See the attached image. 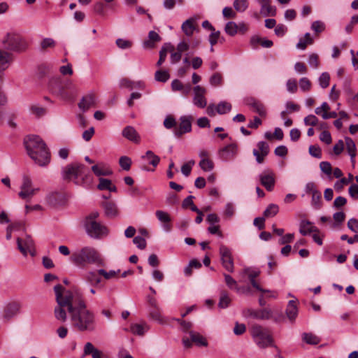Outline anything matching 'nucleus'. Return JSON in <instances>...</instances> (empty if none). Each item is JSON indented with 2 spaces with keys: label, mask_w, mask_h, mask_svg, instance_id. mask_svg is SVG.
Masks as SVG:
<instances>
[{
  "label": "nucleus",
  "mask_w": 358,
  "mask_h": 358,
  "mask_svg": "<svg viewBox=\"0 0 358 358\" xmlns=\"http://www.w3.org/2000/svg\"><path fill=\"white\" fill-rule=\"evenodd\" d=\"M220 255L222 266L228 272L233 273L234 271V264L231 250L227 246L222 245L220 247Z\"/></svg>",
  "instance_id": "9d476101"
},
{
  "label": "nucleus",
  "mask_w": 358,
  "mask_h": 358,
  "mask_svg": "<svg viewBox=\"0 0 358 358\" xmlns=\"http://www.w3.org/2000/svg\"><path fill=\"white\" fill-rule=\"evenodd\" d=\"M133 243L140 250H143L146 248V241H145V238L143 236H135L133 239Z\"/></svg>",
  "instance_id": "5fc2aeb1"
},
{
  "label": "nucleus",
  "mask_w": 358,
  "mask_h": 358,
  "mask_svg": "<svg viewBox=\"0 0 358 358\" xmlns=\"http://www.w3.org/2000/svg\"><path fill=\"white\" fill-rule=\"evenodd\" d=\"M303 340L308 344L317 345L320 342V339L317 336L311 333H304Z\"/></svg>",
  "instance_id": "ea45409f"
},
{
  "label": "nucleus",
  "mask_w": 358,
  "mask_h": 358,
  "mask_svg": "<svg viewBox=\"0 0 358 358\" xmlns=\"http://www.w3.org/2000/svg\"><path fill=\"white\" fill-rule=\"evenodd\" d=\"M206 92V89L200 85L194 87L193 103L200 108H204L207 106V100L205 98Z\"/></svg>",
  "instance_id": "4468645a"
},
{
  "label": "nucleus",
  "mask_w": 358,
  "mask_h": 358,
  "mask_svg": "<svg viewBox=\"0 0 358 358\" xmlns=\"http://www.w3.org/2000/svg\"><path fill=\"white\" fill-rule=\"evenodd\" d=\"M231 303V299L226 292H222L220 298L218 306L221 308H227Z\"/></svg>",
  "instance_id": "37998d69"
},
{
  "label": "nucleus",
  "mask_w": 358,
  "mask_h": 358,
  "mask_svg": "<svg viewBox=\"0 0 358 358\" xmlns=\"http://www.w3.org/2000/svg\"><path fill=\"white\" fill-rule=\"evenodd\" d=\"M56 45V42L51 38H44L41 43V48L45 50L48 48H54Z\"/></svg>",
  "instance_id": "e2e57ef3"
},
{
  "label": "nucleus",
  "mask_w": 358,
  "mask_h": 358,
  "mask_svg": "<svg viewBox=\"0 0 358 358\" xmlns=\"http://www.w3.org/2000/svg\"><path fill=\"white\" fill-rule=\"evenodd\" d=\"M1 43L5 50L17 53L24 52L27 48V41L20 34L13 32L3 36Z\"/></svg>",
  "instance_id": "0eeeda50"
},
{
  "label": "nucleus",
  "mask_w": 358,
  "mask_h": 358,
  "mask_svg": "<svg viewBox=\"0 0 358 358\" xmlns=\"http://www.w3.org/2000/svg\"><path fill=\"white\" fill-rule=\"evenodd\" d=\"M311 29L316 33H321L325 29V24L323 22L317 20L312 23Z\"/></svg>",
  "instance_id": "4d7b16f0"
},
{
  "label": "nucleus",
  "mask_w": 358,
  "mask_h": 358,
  "mask_svg": "<svg viewBox=\"0 0 358 358\" xmlns=\"http://www.w3.org/2000/svg\"><path fill=\"white\" fill-rule=\"evenodd\" d=\"M24 143L28 155L36 164L43 167L50 162V150L39 136H27L24 138Z\"/></svg>",
  "instance_id": "7ed1b4c3"
},
{
  "label": "nucleus",
  "mask_w": 358,
  "mask_h": 358,
  "mask_svg": "<svg viewBox=\"0 0 358 358\" xmlns=\"http://www.w3.org/2000/svg\"><path fill=\"white\" fill-rule=\"evenodd\" d=\"M222 74L220 73H215L210 76L209 82L213 86H218L222 85Z\"/></svg>",
  "instance_id": "09e8293b"
},
{
  "label": "nucleus",
  "mask_w": 358,
  "mask_h": 358,
  "mask_svg": "<svg viewBox=\"0 0 358 358\" xmlns=\"http://www.w3.org/2000/svg\"><path fill=\"white\" fill-rule=\"evenodd\" d=\"M181 29L185 36L188 37L192 36L194 31L196 30V18L189 17L184 21L181 25Z\"/></svg>",
  "instance_id": "4be33fe9"
},
{
  "label": "nucleus",
  "mask_w": 358,
  "mask_h": 358,
  "mask_svg": "<svg viewBox=\"0 0 358 358\" xmlns=\"http://www.w3.org/2000/svg\"><path fill=\"white\" fill-rule=\"evenodd\" d=\"M299 87L303 92H308L311 88V83L307 78H302L299 80Z\"/></svg>",
  "instance_id": "6e6d98bb"
},
{
  "label": "nucleus",
  "mask_w": 358,
  "mask_h": 358,
  "mask_svg": "<svg viewBox=\"0 0 358 358\" xmlns=\"http://www.w3.org/2000/svg\"><path fill=\"white\" fill-rule=\"evenodd\" d=\"M130 330L134 334L142 336L144 334V328L139 324H134L130 327Z\"/></svg>",
  "instance_id": "338daca9"
},
{
  "label": "nucleus",
  "mask_w": 358,
  "mask_h": 358,
  "mask_svg": "<svg viewBox=\"0 0 358 358\" xmlns=\"http://www.w3.org/2000/svg\"><path fill=\"white\" fill-rule=\"evenodd\" d=\"M233 6L237 12L243 13L248 9L249 3L248 0H234Z\"/></svg>",
  "instance_id": "e433bc0d"
},
{
  "label": "nucleus",
  "mask_w": 358,
  "mask_h": 358,
  "mask_svg": "<svg viewBox=\"0 0 358 358\" xmlns=\"http://www.w3.org/2000/svg\"><path fill=\"white\" fill-rule=\"evenodd\" d=\"M94 105L95 95L92 92L84 96L78 103L79 108L83 111L87 110L90 107Z\"/></svg>",
  "instance_id": "b1692460"
},
{
  "label": "nucleus",
  "mask_w": 358,
  "mask_h": 358,
  "mask_svg": "<svg viewBox=\"0 0 358 358\" xmlns=\"http://www.w3.org/2000/svg\"><path fill=\"white\" fill-rule=\"evenodd\" d=\"M248 315L257 320H267L273 318V311L269 308L259 310L248 309Z\"/></svg>",
  "instance_id": "f3484780"
},
{
  "label": "nucleus",
  "mask_w": 358,
  "mask_h": 358,
  "mask_svg": "<svg viewBox=\"0 0 358 358\" xmlns=\"http://www.w3.org/2000/svg\"><path fill=\"white\" fill-rule=\"evenodd\" d=\"M224 280L226 285L230 289L237 288V282L229 274L224 273Z\"/></svg>",
  "instance_id": "bf43d9fd"
},
{
  "label": "nucleus",
  "mask_w": 358,
  "mask_h": 358,
  "mask_svg": "<svg viewBox=\"0 0 358 358\" xmlns=\"http://www.w3.org/2000/svg\"><path fill=\"white\" fill-rule=\"evenodd\" d=\"M190 339L192 342H194L196 345L199 346H207L208 342L206 339L201 336L199 333L195 331H189Z\"/></svg>",
  "instance_id": "2f4dec72"
},
{
  "label": "nucleus",
  "mask_w": 358,
  "mask_h": 358,
  "mask_svg": "<svg viewBox=\"0 0 358 358\" xmlns=\"http://www.w3.org/2000/svg\"><path fill=\"white\" fill-rule=\"evenodd\" d=\"M173 47L170 45H166L162 48L159 52V59L158 60V66L161 64L165 60L166 54L169 51H173Z\"/></svg>",
  "instance_id": "49530a36"
},
{
  "label": "nucleus",
  "mask_w": 358,
  "mask_h": 358,
  "mask_svg": "<svg viewBox=\"0 0 358 358\" xmlns=\"http://www.w3.org/2000/svg\"><path fill=\"white\" fill-rule=\"evenodd\" d=\"M92 171L97 176H110L113 173V172L110 169H103L99 165L92 166Z\"/></svg>",
  "instance_id": "c03bdc74"
},
{
  "label": "nucleus",
  "mask_w": 358,
  "mask_h": 358,
  "mask_svg": "<svg viewBox=\"0 0 358 358\" xmlns=\"http://www.w3.org/2000/svg\"><path fill=\"white\" fill-rule=\"evenodd\" d=\"M312 206L315 209H319L322 206V194L320 191H315L313 194H312V200H311Z\"/></svg>",
  "instance_id": "58836bf2"
},
{
  "label": "nucleus",
  "mask_w": 358,
  "mask_h": 358,
  "mask_svg": "<svg viewBox=\"0 0 358 358\" xmlns=\"http://www.w3.org/2000/svg\"><path fill=\"white\" fill-rule=\"evenodd\" d=\"M320 168L321 171L327 174V176H331L332 173V167L329 162H322L320 164Z\"/></svg>",
  "instance_id": "13d9d810"
},
{
  "label": "nucleus",
  "mask_w": 358,
  "mask_h": 358,
  "mask_svg": "<svg viewBox=\"0 0 358 358\" xmlns=\"http://www.w3.org/2000/svg\"><path fill=\"white\" fill-rule=\"evenodd\" d=\"M279 211V207L278 205L271 203L268 206L266 210L264 211V215L266 217H274Z\"/></svg>",
  "instance_id": "a19ab883"
},
{
  "label": "nucleus",
  "mask_w": 358,
  "mask_h": 358,
  "mask_svg": "<svg viewBox=\"0 0 358 358\" xmlns=\"http://www.w3.org/2000/svg\"><path fill=\"white\" fill-rule=\"evenodd\" d=\"M122 136L127 139L138 143L140 142L141 138L136 130L131 126H127L122 132Z\"/></svg>",
  "instance_id": "5701e85b"
},
{
  "label": "nucleus",
  "mask_w": 358,
  "mask_h": 358,
  "mask_svg": "<svg viewBox=\"0 0 358 358\" xmlns=\"http://www.w3.org/2000/svg\"><path fill=\"white\" fill-rule=\"evenodd\" d=\"M304 124L309 126H316L318 123V118L314 115H309L303 120Z\"/></svg>",
  "instance_id": "052dcab7"
},
{
  "label": "nucleus",
  "mask_w": 358,
  "mask_h": 358,
  "mask_svg": "<svg viewBox=\"0 0 358 358\" xmlns=\"http://www.w3.org/2000/svg\"><path fill=\"white\" fill-rule=\"evenodd\" d=\"M72 326L80 331L92 332L96 329L94 313L87 308L81 295H78V301L71 319Z\"/></svg>",
  "instance_id": "f03ea898"
},
{
  "label": "nucleus",
  "mask_w": 358,
  "mask_h": 358,
  "mask_svg": "<svg viewBox=\"0 0 358 358\" xmlns=\"http://www.w3.org/2000/svg\"><path fill=\"white\" fill-rule=\"evenodd\" d=\"M330 76L327 72L322 73L319 78V83L321 87L327 88L329 85Z\"/></svg>",
  "instance_id": "603ef678"
},
{
  "label": "nucleus",
  "mask_w": 358,
  "mask_h": 358,
  "mask_svg": "<svg viewBox=\"0 0 358 358\" xmlns=\"http://www.w3.org/2000/svg\"><path fill=\"white\" fill-rule=\"evenodd\" d=\"M38 190V188L34 189V188H29L27 190L20 191L18 194L19 196L22 199H30L32 197L36 192Z\"/></svg>",
  "instance_id": "8fccbe9b"
},
{
  "label": "nucleus",
  "mask_w": 358,
  "mask_h": 358,
  "mask_svg": "<svg viewBox=\"0 0 358 358\" xmlns=\"http://www.w3.org/2000/svg\"><path fill=\"white\" fill-rule=\"evenodd\" d=\"M194 163L195 162L194 160H190L182 166L181 172L185 176H189L192 166L194 165Z\"/></svg>",
  "instance_id": "864d4df0"
},
{
  "label": "nucleus",
  "mask_w": 358,
  "mask_h": 358,
  "mask_svg": "<svg viewBox=\"0 0 358 358\" xmlns=\"http://www.w3.org/2000/svg\"><path fill=\"white\" fill-rule=\"evenodd\" d=\"M104 213L108 217H115L118 215L117 205L112 201H106L103 203Z\"/></svg>",
  "instance_id": "cd10ccee"
},
{
  "label": "nucleus",
  "mask_w": 358,
  "mask_h": 358,
  "mask_svg": "<svg viewBox=\"0 0 358 358\" xmlns=\"http://www.w3.org/2000/svg\"><path fill=\"white\" fill-rule=\"evenodd\" d=\"M85 229L87 235L92 238H101L108 234L106 227L97 221L85 222Z\"/></svg>",
  "instance_id": "6e6552de"
},
{
  "label": "nucleus",
  "mask_w": 358,
  "mask_h": 358,
  "mask_svg": "<svg viewBox=\"0 0 358 358\" xmlns=\"http://www.w3.org/2000/svg\"><path fill=\"white\" fill-rule=\"evenodd\" d=\"M257 147L259 150L254 149L252 152L256 158V161L261 164L264 162V157L268 154L269 147L264 141H259L257 143Z\"/></svg>",
  "instance_id": "6ab92c4d"
},
{
  "label": "nucleus",
  "mask_w": 358,
  "mask_h": 358,
  "mask_svg": "<svg viewBox=\"0 0 358 358\" xmlns=\"http://www.w3.org/2000/svg\"><path fill=\"white\" fill-rule=\"evenodd\" d=\"M133 81L128 78H122L120 80L119 86L120 88H127L129 90H133Z\"/></svg>",
  "instance_id": "0e129e2a"
},
{
  "label": "nucleus",
  "mask_w": 358,
  "mask_h": 358,
  "mask_svg": "<svg viewBox=\"0 0 358 358\" xmlns=\"http://www.w3.org/2000/svg\"><path fill=\"white\" fill-rule=\"evenodd\" d=\"M21 308L20 303L17 301H11L5 305L3 311V317L6 320H10L11 318L20 313Z\"/></svg>",
  "instance_id": "2eb2a0df"
},
{
  "label": "nucleus",
  "mask_w": 358,
  "mask_h": 358,
  "mask_svg": "<svg viewBox=\"0 0 358 358\" xmlns=\"http://www.w3.org/2000/svg\"><path fill=\"white\" fill-rule=\"evenodd\" d=\"M249 331L252 341L258 348L265 349L269 347H274L278 350L274 344V339L269 329L260 324H255L250 327Z\"/></svg>",
  "instance_id": "39448f33"
},
{
  "label": "nucleus",
  "mask_w": 358,
  "mask_h": 358,
  "mask_svg": "<svg viewBox=\"0 0 358 358\" xmlns=\"http://www.w3.org/2000/svg\"><path fill=\"white\" fill-rule=\"evenodd\" d=\"M71 261L77 266L84 267L90 264H101L102 259L97 250L90 246H85L74 252Z\"/></svg>",
  "instance_id": "20e7f679"
},
{
  "label": "nucleus",
  "mask_w": 358,
  "mask_h": 358,
  "mask_svg": "<svg viewBox=\"0 0 358 358\" xmlns=\"http://www.w3.org/2000/svg\"><path fill=\"white\" fill-rule=\"evenodd\" d=\"M194 118L192 115H183L179 119V125L174 129V135L180 137L182 134L192 131V122Z\"/></svg>",
  "instance_id": "9b49d317"
},
{
  "label": "nucleus",
  "mask_w": 358,
  "mask_h": 358,
  "mask_svg": "<svg viewBox=\"0 0 358 358\" xmlns=\"http://www.w3.org/2000/svg\"><path fill=\"white\" fill-rule=\"evenodd\" d=\"M231 104L227 101H221L216 106V112L220 115L226 114L231 111Z\"/></svg>",
  "instance_id": "f704fd0d"
},
{
  "label": "nucleus",
  "mask_w": 358,
  "mask_h": 358,
  "mask_svg": "<svg viewBox=\"0 0 358 358\" xmlns=\"http://www.w3.org/2000/svg\"><path fill=\"white\" fill-rule=\"evenodd\" d=\"M115 43L117 47L121 49H128L132 45V43L131 41L122 38H117Z\"/></svg>",
  "instance_id": "680f3d73"
},
{
  "label": "nucleus",
  "mask_w": 358,
  "mask_h": 358,
  "mask_svg": "<svg viewBox=\"0 0 358 358\" xmlns=\"http://www.w3.org/2000/svg\"><path fill=\"white\" fill-rule=\"evenodd\" d=\"M64 180H72L76 185H83L90 176L89 169L84 164L74 163L66 166L62 171Z\"/></svg>",
  "instance_id": "423d86ee"
},
{
  "label": "nucleus",
  "mask_w": 358,
  "mask_h": 358,
  "mask_svg": "<svg viewBox=\"0 0 358 358\" xmlns=\"http://www.w3.org/2000/svg\"><path fill=\"white\" fill-rule=\"evenodd\" d=\"M348 227L352 231L357 234L358 233V220L355 218H351L348 222Z\"/></svg>",
  "instance_id": "774afa93"
},
{
  "label": "nucleus",
  "mask_w": 358,
  "mask_h": 358,
  "mask_svg": "<svg viewBox=\"0 0 358 358\" xmlns=\"http://www.w3.org/2000/svg\"><path fill=\"white\" fill-rule=\"evenodd\" d=\"M259 180L267 191H272L275 185V175L271 171H266L259 175Z\"/></svg>",
  "instance_id": "a211bd4d"
},
{
  "label": "nucleus",
  "mask_w": 358,
  "mask_h": 358,
  "mask_svg": "<svg viewBox=\"0 0 358 358\" xmlns=\"http://www.w3.org/2000/svg\"><path fill=\"white\" fill-rule=\"evenodd\" d=\"M199 166L204 171H210L213 169L214 164L210 159H202L199 162Z\"/></svg>",
  "instance_id": "a18cd8bd"
},
{
  "label": "nucleus",
  "mask_w": 358,
  "mask_h": 358,
  "mask_svg": "<svg viewBox=\"0 0 358 358\" xmlns=\"http://www.w3.org/2000/svg\"><path fill=\"white\" fill-rule=\"evenodd\" d=\"M54 291L57 301V306L54 309V315L57 320L64 323L67 320L66 309L69 313L71 318L78 301V295H80V294L66 290L60 284L54 287Z\"/></svg>",
  "instance_id": "f257e3e1"
},
{
  "label": "nucleus",
  "mask_w": 358,
  "mask_h": 358,
  "mask_svg": "<svg viewBox=\"0 0 358 358\" xmlns=\"http://www.w3.org/2000/svg\"><path fill=\"white\" fill-rule=\"evenodd\" d=\"M238 152L237 145L231 143L219 150V156L224 161L233 159Z\"/></svg>",
  "instance_id": "dca6fc26"
},
{
  "label": "nucleus",
  "mask_w": 358,
  "mask_h": 358,
  "mask_svg": "<svg viewBox=\"0 0 358 358\" xmlns=\"http://www.w3.org/2000/svg\"><path fill=\"white\" fill-rule=\"evenodd\" d=\"M157 43V32L154 30L148 33V38L143 42L142 46L145 50H151L155 47Z\"/></svg>",
  "instance_id": "bb28decb"
},
{
  "label": "nucleus",
  "mask_w": 358,
  "mask_h": 358,
  "mask_svg": "<svg viewBox=\"0 0 358 358\" xmlns=\"http://www.w3.org/2000/svg\"><path fill=\"white\" fill-rule=\"evenodd\" d=\"M260 5V13L264 16H275L276 15L275 6H271V0H256Z\"/></svg>",
  "instance_id": "412c9836"
},
{
  "label": "nucleus",
  "mask_w": 358,
  "mask_h": 358,
  "mask_svg": "<svg viewBox=\"0 0 358 358\" xmlns=\"http://www.w3.org/2000/svg\"><path fill=\"white\" fill-rule=\"evenodd\" d=\"M10 54L0 50V71L5 70L10 62Z\"/></svg>",
  "instance_id": "c9c22d12"
},
{
  "label": "nucleus",
  "mask_w": 358,
  "mask_h": 358,
  "mask_svg": "<svg viewBox=\"0 0 358 358\" xmlns=\"http://www.w3.org/2000/svg\"><path fill=\"white\" fill-rule=\"evenodd\" d=\"M346 149L348 154L350 156V159L352 164H355V157L356 155V145L353 140L350 137H345V138Z\"/></svg>",
  "instance_id": "7c9ffc66"
},
{
  "label": "nucleus",
  "mask_w": 358,
  "mask_h": 358,
  "mask_svg": "<svg viewBox=\"0 0 358 358\" xmlns=\"http://www.w3.org/2000/svg\"><path fill=\"white\" fill-rule=\"evenodd\" d=\"M50 90L56 95L62 96L64 93V87L59 80H55L50 83Z\"/></svg>",
  "instance_id": "473e14b6"
},
{
  "label": "nucleus",
  "mask_w": 358,
  "mask_h": 358,
  "mask_svg": "<svg viewBox=\"0 0 358 358\" xmlns=\"http://www.w3.org/2000/svg\"><path fill=\"white\" fill-rule=\"evenodd\" d=\"M31 114L36 117L39 118L46 114V109L44 107L40 106L37 104H33L30 106Z\"/></svg>",
  "instance_id": "72a5a7b5"
},
{
  "label": "nucleus",
  "mask_w": 358,
  "mask_h": 358,
  "mask_svg": "<svg viewBox=\"0 0 358 358\" xmlns=\"http://www.w3.org/2000/svg\"><path fill=\"white\" fill-rule=\"evenodd\" d=\"M286 315L291 322L294 321L296 319L298 315V309L296 301L291 300L288 302L286 308Z\"/></svg>",
  "instance_id": "c85d7f7f"
},
{
  "label": "nucleus",
  "mask_w": 358,
  "mask_h": 358,
  "mask_svg": "<svg viewBox=\"0 0 358 358\" xmlns=\"http://www.w3.org/2000/svg\"><path fill=\"white\" fill-rule=\"evenodd\" d=\"M313 40L309 33H306L304 35V38H301L296 44V48L301 50H305L308 44H312Z\"/></svg>",
  "instance_id": "4c0bfd02"
},
{
  "label": "nucleus",
  "mask_w": 358,
  "mask_h": 358,
  "mask_svg": "<svg viewBox=\"0 0 358 358\" xmlns=\"http://www.w3.org/2000/svg\"><path fill=\"white\" fill-rule=\"evenodd\" d=\"M158 220L161 222L163 231L169 233L172 229L171 217L169 213L164 211L158 210Z\"/></svg>",
  "instance_id": "aec40b11"
},
{
  "label": "nucleus",
  "mask_w": 358,
  "mask_h": 358,
  "mask_svg": "<svg viewBox=\"0 0 358 358\" xmlns=\"http://www.w3.org/2000/svg\"><path fill=\"white\" fill-rule=\"evenodd\" d=\"M248 106L252 107L254 110L260 116L265 117L266 115V110L264 104L255 99H251L250 101L248 103Z\"/></svg>",
  "instance_id": "c756f323"
},
{
  "label": "nucleus",
  "mask_w": 358,
  "mask_h": 358,
  "mask_svg": "<svg viewBox=\"0 0 358 358\" xmlns=\"http://www.w3.org/2000/svg\"><path fill=\"white\" fill-rule=\"evenodd\" d=\"M224 31L228 35L234 36L238 33V25L234 22H229L225 25Z\"/></svg>",
  "instance_id": "79ce46f5"
},
{
  "label": "nucleus",
  "mask_w": 358,
  "mask_h": 358,
  "mask_svg": "<svg viewBox=\"0 0 358 358\" xmlns=\"http://www.w3.org/2000/svg\"><path fill=\"white\" fill-rule=\"evenodd\" d=\"M119 164L123 170L129 171L131 168V159L127 156H122L119 159Z\"/></svg>",
  "instance_id": "de8ad7c7"
},
{
  "label": "nucleus",
  "mask_w": 358,
  "mask_h": 358,
  "mask_svg": "<svg viewBox=\"0 0 358 358\" xmlns=\"http://www.w3.org/2000/svg\"><path fill=\"white\" fill-rule=\"evenodd\" d=\"M17 248L24 256L30 254L31 256L35 255L34 242L30 236H26L24 238H17Z\"/></svg>",
  "instance_id": "1a4fd4ad"
},
{
  "label": "nucleus",
  "mask_w": 358,
  "mask_h": 358,
  "mask_svg": "<svg viewBox=\"0 0 358 358\" xmlns=\"http://www.w3.org/2000/svg\"><path fill=\"white\" fill-rule=\"evenodd\" d=\"M87 280L92 285H96L101 281V278L94 272H89L87 274Z\"/></svg>",
  "instance_id": "3c124183"
},
{
  "label": "nucleus",
  "mask_w": 358,
  "mask_h": 358,
  "mask_svg": "<svg viewBox=\"0 0 358 358\" xmlns=\"http://www.w3.org/2000/svg\"><path fill=\"white\" fill-rule=\"evenodd\" d=\"M87 355H91L92 358H101L102 352L96 348L92 343L87 342L85 345L82 357Z\"/></svg>",
  "instance_id": "393cba45"
},
{
  "label": "nucleus",
  "mask_w": 358,
  "mask_h": 358,
  "mask_svg": "<svg viewBox=\"0 0 358 358\" xmlns=\"http://www.w3.org/2000/svg\"><path fill=\"white\" fill-rule=\"evenodd\" d=\"M149 290L152 292V295H148L146 296V310L150 320L157 321V305L155 298L156 292L152 287H150Z\"/></svg>",
  "instance_id": "f8f14e48"
},
{
  "label": "nucleus",
  "mask_w": 358,
  "mask_h": 358,
  "mask_svg": "<svg viewBox=\"0 0 358 358\" xmlns=\"http://www.w3.org/2000/svg\"><path fill=\"white\" fill-rule=\"evenodd\" d=\"M287 90L290 93H295L297 91V84L295 79H289L286 83Z\"/></svg>",
  "instance_id": "69168bd1"
},
{
  "label": "nucleus",
  "mask_w": 358,
  "mask_h": 358,
  "mask_svg": "<svg viewBox=\"0 0 358 358\" xmlns=\"http://www.w3.org/2000/svg\"><path fill=\"white\" fill-rule=\"evenodd\" d=\"M142 165L141 169L147 171H154L155 168L157 167V156L150 150L141 157Z\"/></svg>",
  "instance_id": "ddd939ff"
},
{
  "label": "nucleus",
  "mask_w": 358,
  "mask_h": 358,
  "mask_svg": "<svg viewBox=\"0 0 358 358\" xmlns=\"http://www.w3.org/2000/svg\"><path fill=\"white\" fill-rule=\"evenodd\" d=\"M299 232L303 236H306L312 232H319V230L316 227L313 226L310 222L302 220L300 222Z\"/></svg>",
  "instance_id": "a878e982"
}]
</instances>
